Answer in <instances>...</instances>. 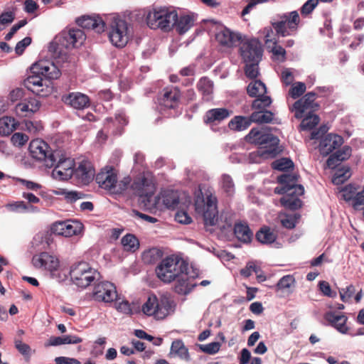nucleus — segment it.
I'll return each instance as SVG.
<instances>
[{
    "label": "nucleus",
    "instance_id": "obj_1",
    "mask_svg": "<svg viewBox=\"0 0 364 364\" xmlns=\"http://www.w3.org/2000/svg\"><path fill=\"white\" fill-rule=\"evenodd\" d=\"M31 75L23 81L24 86L37 95L46 96L44 80L42 76L50 80L58 79L60 76V70L57 65L48 60H41L34 63L31 68Z\"/></svg>",
    "mask_w": 364,
    "mask_h": 364
},
{
    "label": "nucleus",
    "instance_id": "obj_2",
    "mask_svg": "<svg viewBox=\"0 0 364 364\" xmlns=\"http://www.w3.org/2000/svg\"><path fill=\"white\" fill-rule=\"evenodd\" d=\"M316 93L310 92L306 93L303 97L294 102L290 108L294 116L297 119L303 118L301 123L302 130H310L314 128L319 122L318 115L313 114L318 105L315 103Z\"/></svg>",
    "mask_w": 364,
    "mask_h": 364
},
{
    "label": "nucleus",
    "instance_id": "obj_3",
    "mask_svg": "<svg viewBox=\"0 0 364 364\" xmlns=\"http://www.w3.org/2000/svg\"><path fill=\"white\" fill-rule=\"evenodd\" d=\"M188 269V263L182 258L171 255L163 259L156 267L157 277L164 283H171Z\"/></svg>",
    "mask_w": 364,
    "mask_h": 364
},
{
    "label": "nucleus",
    "instance_id": "obj_4",
    "mask_svg": "<svg viewBox=\"0 0 364 364\" xmlns=\"http://www.w3.org/2000/svg\"><path fill=\"white\" fill-rule=\"evenodd\" d=\"M175 307V302L168 294H163L159 298L151 294L143 304L142 311L144 314L153 316L156 319H164L174 312Z\"/></svg>",
    "mask_w": 364,
    "mask_h": 364
},
{
    "label": "nucleus",
    "instance_id": "obj_5",
    "mask_svg": "<svg viewBox=\"0 0 364 364\" xmlns=\"http://www.w3.org/2000/svg\"><path fill=\"white\" fill-rule=\"evenodd\" d=\"M69 275L72 283L82 289L101 279L100 273L85 262L73 264L69 270Z\"/></svg>",
    "mask_w": 364,
    "mask_h": 364
},
{
    "label": "nucleus",
    "instance_id": "obj_6",
    "mask_svg": "<svg viewBox=\"0 0 364 364\" xmlns=\"http://www.w3.org/2000/svg\"><path fill=\"white\" fill-rule=\"evenodd\" d=\"M204 202L203 220L206 226L218 225L220 229H225L226 227L231 226V221L228 220V213L222 214L220 218H218L217 210L218 200L216 196L209 190L205 193Z\"/></svg>",
    "mask_w": 364,
    "mask_h": 364
},
{
    "label": "nucleus",
    "instance_id": "obj_7",
    "mask_svg": "<svg viewBox=\"0 0 364 364\" xmlns=\"http://www.w3.org/2000/svg\"><path fill=\"white\" fill-rule=\"evenodd\" d=\"M108 36L114 46L124 48L132 36V28L125 19L114 16L109 23Z\"/></svg>",
    "mask_w": 364,
    "mask_h": 364
},
{
    "label": "nucleus",
    "instance_id": "obj_8",
    "mask_svg": "<svg viewBox=\"0 0 364 364\" xmlns=\"http://www.w3.org/2000/svg\"><path fill=\"white\" fill-rule=\"evenodd\" d=\"M278 182L279 183L292 182L290 188L287 190V194L280 199L281 204L290 210L299 208L301 206V200L299 197L304 194V188L301 185L296 184V176L291 174H283L278 177Z\"/></svg>",
    "mask_w": 364,
    "mask_h": 364
},
{
    "label": "nucleus",
    "instance_id": "obj_9",
    "mask_svg": "<svg viewBox=\"0 0 364 364\" xmlns=\"http://www.w3.org/2000/svg\"><path fill=\"white\" fill-rule=\"evenodd\" d=\"M176 19V11L167 8L150 11L146 18V23L150 28H159L164 31H169L173 26Z\"/></svg>",
    "mask_w": 364,
    "mask_h": 364
},
{
    "label": "nucleus",
    "instance_id": "obj_10",
    "mask_svg": "<svg viewBox=\"0 0 364 364\" xmlns=\"http://www.w3.org/2000/svg\"><path fill=\"white\" fill-rule=\"evenodd\" d=\"M278 17L279 21L271 22L277 34L282 37L296 35L300 23L299 13L293 11L279 14Z\"/></svg>",
    "mask_w": 364,
    "mask_h": 364
},
{
    "label": "nucleus",
    "instance_id": "obj_11",
    "mask_svg": "<svg viewBox=\"0 0 364 364\" xmlns=\"http://www.w3.org/2000/svg\"><path fill=\"white\" fill-rule=\"evenodd\" d=\"M30 155L37 161H43L46 167H53L59 156V151H52L48 144L41 139H34L28 147Z\"/></svg>",
    "mask_w": 364,
    "mask_h": 364
},
{
    "label": "nucleus",
    "instance_id": "obj_12",
    "mask_svg": "<svg viewBox=\"0 0 364 364\" xmlns=\"http://www.w3.org/2000/svg\"><path fill=\"white\" fill-rule=\"evenodd\" d=\"M326 132L325 127H321L318 130L314 131L311 134V139L321 138L318 148L320 154L323 156H328L343 143V139L338 134L330 133L322 136Z\"/></svg>",
    "mask_w": 364,
    "mask_h": 364
},
{
    "label": "nucleus",
    "instance_id": "obj_13",
    "mask_svg": "<svg viewBox=\"0 0 364 364\" xmlns=\"http://www.w3.org/2000/svg\"><path fill=\"white\" fill-rule=\"evenodd\" d=\"M86 39L84 31L80 28H71L61 32L57 36L52 44L61 46L68 49L77 48L82 45Z\"/></svg>",
    "mask_w": 364,
    "mask_h": 364
},
{
    "label": "nucleus",
    "instance_id": "obj_14",
    "mask_svg": "<svg viewBox=\"0 0 364 364\" xmlns=\"http://www.w3.org/2000/svg\"><path fill=\"white\" fill-rule=\"evenodd\" d=\"M116 287L107 281H97L92 292V299L99 302L111 303L117 298Z\"/></svg>",
    "mask_w": 364,
    "mask_h": 364
},
{
    "label": "nucleus",
    "instance_id": "obj_15",
    "mask_svg": "<svg viewBox=\"0 0 364 364\" xmlns=\"http://www.w3.org/2000/svg\"><path fill=\"white\" fill-rule=\"evenodd\" d=\"M74 160L63 156L59 151V156H57L54 168L52 171V176L55 179L66 181L73 175Z\"/></svg>",
    "mask_w": 364,
    "mask_h": 364
},
{
    "label": "nucleus",
    "instance_id": "obj_16",
    "mask_svg": "<svg viewBox=\"0 0 364 364\" xmlns=\"http://www.w3.org/2000/svg\"><path fill=\"white\" fill-rule=\"evenodd\" d=\"M127 124V120L124 114L120 112L116 114L114 119L112 117L105 119L104 129L98 132L97 137L99 140L105 141L107 139V134H105V131L113 134H120L122 127Z\"/></svg>",
    "mask_w": 364,
    "mask_h": 364
},
{
    "label": "nucleus",
    "instance_id": "obj_17",
    "mask_svg": "<svg viewBox=\"0 0 364 364\" xmlns=\"http://www.w3.org/2000/svg\"><path fill=\"white\" fill-rule=\"evenodd\" d=\"M240 53L246 63L259 62L262 56V49L259 41L255 38L244 41L240 46Z\"/></svg>",
    "mask_w": 364,
    "mask_h": 364
},
{
    "label": "nucleus",
    "instance_id": "obj_18",
    "mask_svg": "<svg viewBox=\"0 0 364 364\" xmlns=\"http://www.w3.org/2000/svg\"><path fill=\"white\" fill-rule=\"evenodd\" d=\"M83 225L78 220L59 221L53 224L52 231L64 237H72L81 234Z\"/></svg>",
    "mask_w": 364,
    "mask_h": 364
},
{
    "label": "nucleus",
    "instance_id": "obj_19",
    "mask_svg": "<svg viewBox=\"0 0 364 364\" xmlns=\"http://www.w3.org/2000/svg\"><path fill=\"white\" fill-rule=\"evenodd\" d=\"M181 92L176 87H166L159 99L161 109H175L179 103Z\"/></svg>",
    "mask_w": 364,
    "mask_h": 364
},
{
    "label": "nucleus",
    "instance_id": "obj_20",
    "mask_svg": "<svg viewBox=\"0 0 364 364\" xmlns=\"http://www.w3.org/2000/svg\"><path fill=\"white\" fill-rule=\"evenodd\" d=\"M279 139L272 134L262 136L259 141V148L265 152L268 159L275 158L281 151L279 146Z\"/></svg>",
    "mask_w": 364,
    "mask_h": 364
},
{
    "label": "nucleus",
    "instance_id": "obj_21",
    "mask_svg": "<svg viewBox=\"0 0 364 364\" xmlns=\"http://www.w3.org/2000/svg\"><path fill=\"white\" fill-rule=\"evenodd\" d=\"M342 193L343 199L350 202L355 210L364 208V189L358 191L354 186L348 185L342 189Z\"/></svg>",
    "mask_w": 364,
    "mask_h": 364
},
{
    "label": "nucleus",
    "instance_id": "obj_22",
    "mask_svg": "<svg viewBox=\"0 0 364 364\" xmlns=\"http://www.w3.org/2000/svg\"><path fill=\"white\" fill-rule=\"evenodd\" d=\"M73 176L82 183H89L95 176V169L92 163L87 160H82L74 169Z\"/></svg>",
    "mask_w": 364,
    "mask_h": 364
},
{
    "label": "nucleus",
    "instance_id": "obj_23",
    "mask_svg": "<svg viewBox=\"0 0 364 364\" xmlns=\"http://www.w3.org/2000/svg\"><path fill=\"white\" fill-rule=\"evenodd\" d=\"M96 181L101 188L112 190L117 181V173L112 167H106L97 174Z\"/></svg>",
    "mask_w": 364,
    "mask_h": 364
},
{
    "label": "nucleus",
    "instance_id": "obj_24",
    "mask_svg": "<svg viewBox=\"0 0 364 364\" xmlns=\"http://www.w3.org/2000/svg\"><path fill=\"white\" fill-rule=\"evenodd\" d=\"M32 262L36 268L43 269L50 273L58 267L59 264L58 259L47 252H42L38 255H35L33 257Z\"/></svg>",
    "mask_w": 364,
    "mask_h": 364
},
{
    "label": "nucleus",
    "instance_id": "obj_25",
    "mask_svg": "<svg viewBox=\"0 0 364 364\" xmlns=\"http://www.w3.org/2000/svg\"><path fill=\"white\" fill-rule=\"evenodd\" d=\"M132 189L140 198H144L149 200V198L154 193V186L148 178L144 177L139 178L132 185Z\"/></svg>",
    "mask_w": 364,
    "mask_h": 364
},
{
    "label": "nucleus",
    "instance_id": "obj_26",
    "mask_svg": "<svg viewBox=\"0 0 364 364\" xmlns=\"http://www.w3.org/2000/svg\"><path fill=\"white\" fill-rule=\"evenodd\" d=\"M65 104L76 109H83L90 106V99L87 95L81 92H71L63 97Z\"/></svg>",
    "mask_w": 364,
    "mask_h": 364
},
{
    "label": "nucleus",
    "instance_id": "obj_27",
    "mask_svg": "<svg viewBox=\"0 0 364 364\" xmlns=\"http://www.w3.org/2000/svg\"><path fill=\"white\" fill-rule=\"evenodd\" d=\"M215 38L220 44L227 47H232L240 41L241 36L227 28H222L217 32Z\"/></svg>",
    "mask_w": 364,
    "mask_h": 364
},
{
    "label": "nucleus",
    "instance_id": "obj_28",
    "mask_svg": "<svg viewBox=\"0 0 364 364\" xmlns=\"http://www.w3.org/2000/svg\"><path fill=\"white\" fill-rule=\"evenodd\" d=\"M325 320L333 327L342 333H347L348 327L346 325L348 318L345 315H339L333 311H328L324 315Z\"/></svg>",
    "mask_w": 364,
    "mask_h": 364
},
{
    "label": "nucleus",
    "instance_id": "obj_29",
    "mask_svg": "<svg viewBox=\"0 0 364 364\" xmlns=\"http://www.w3.org/2000/svg\"><path fill=\"white\" fill-rule=\"evenodd\" d=\"M234 235L236 238L242 243H250L253 238V232L250 230L247 223L238 221L234 225Z\"/></svg>",
    "mask_w": 364,
    "mask_h": 364
},
{
    "label": "nucleus",
    "instance_id": "obj_30",
    "mask_svg": "<svg viewBox=\"0 0 364 364\" xmlns=\"http://www.w3.org/2000/svg\"><path fill=\"white\" fill-rule=\"evenodd\" d=\"M77 23L82 28L94 30L98 33L104 31L105 25L104 21L98 16H83L78 19Z\"/></svg>",
    "mask_w": 364,
    "mask_h": 364
},
{
    "label": "nucleus",
    "instance_id": "obj_31",
    "mask_svg": "<svg viewBox=\"0 0 364 364\" xmlns=\"http://www.w3.org/2000/svg\"><path fill=\"white\" fill-rule=\"evenodd\" d=\"M350 155L351 148L348 146H345L341 150L337 151L329 156L326 161V166L329 168H335L341 162L348 159Z\"/></svg>",
    "mask_w": 364,
    "mask_h": 364
},
{
    "label": "nucleus",
    "instance_id": "obj_32",
    "mask_svg": "<svg viewBox=\"0 0 364 364\" xmlns=\"http://www.w3.org/2000/svg\"><path fill=\"white\" fill-rule=\"evenodd\" d=\"M231 112L225 108H215L206 112L204 122L207 124L220 122L230 116Z\"/></svg>",
    "mask_w": 364,
    "mask_h": 364
},
{
    "label": "nucleus",
    "instance_id": "obj_33",
    "mask_svg": "<svg viewBox=\"0 0 364 364\" xmlns=\"http://www.w3.org/2000/svg\"><path fill=\"white\" fill-rule=\"evenodd\" d=\"M295 286V279L292 275H285L282 277L277 283L276 291L281 293V296H285L291 294Z\"/></svg>",
    "mask_w": 364,
    "mask_h": 364
},
{
    "label": "nucleus",
    "instance_id": "obj_34",
    "mask_svg": "<svg viewBox=\"0 0 364 364\" xmlns=\"http://www.w3.org/2000/svg\"><path fill=\"white\" fill-rule=\"evenodd\" d=\"M174 281H176L174 291L179 294H188L195 287L189 282L188 270L177 277Z\"/></svg>",
    "mask_w": 364,
    "mask_h": 364
},
{
    "label": "nucleus",
    "instance_id": "obj_35",
    "mask_svg": "<svg viewBox=\"0 0 364 364\" xmlns=\"http://www.w3.org/2000/svg\"><path fill=\"white\" fill-rule=\"evenodd\" d=\"M198 90L202 94L203 98L210 101L213 98V82L206 77H201L197 83Z\"/></svg>",
    "mask_w": 364,
    "mask_h": 364
},
{
    "label": "nucleus",
    "instance_id": "obj_36",
    "mask_svg": "<svg viewBox=\"0 0 364 364\" xmlns=\"http://www.w3.org/2000/svg\"><path fill=\"white\" fill-rule=\"evenodd\" d=\"M252 124L250 117L235 116L228 124L231 130L241 132L247 129Z\"/></svg>",
    "mask_w": 364,
    "mask_h": 364
},
{
    "label": "nucleus",
    "instance_id": "obj_37",
    "mask_svg": "<svg viewBox=\"0 0 364 364\" xmlns=\"http://www.w3.org/2000/svg\"><path fill=\"white\" fill-rule=\"evenodd\" d=\"M194 24V18L193 16L189 15L181 16L179 18L177 17L175 26L177 32L179 34H183L186 33Z\"/></svg>",
    "mask_w": 364,
    "mask_h": 364
},
{
    "label": "nucleus",
    "instance_id": "obj_38",
    "mask_svg": "<svg viewBox=\"0 0 364 364\" xmlns=\"http://www.w3.org/2000/svg\"><path fill=\"white\" fill-rule=\"evenodd\" d=\"M160 200L167 208H175L178 204V196L173 191H164L161 193Z\"/></svg>",
    "mask_w": 364,
    "mask_h": 364
},
{
    "label": "nucleus",
    "instance_id": "obj_39",
    "mask_svg": "<svg viewBox=\"0 0 364 364\" xmlns=\"http://www.w3.org/2000/svg\"><path fill=\"white\" fill-rule=\"evenodd\" d=\"M247 92L252 97H261L267 92V87L262 81L255 80L248 85Z\"/></svg>",
    "mask_w": 364,
    "mask_h": 364
},
{
    "label": "nucleus",
    "instance_id": "obj_40",
    "mask_svg": "<svg viewBox=\"0 0 364 364\" xmlns=\"http://www.w3.org/2000/svg\"><path fill=\"white\" fill-rule=\"evenodd\" d=\"M17 124L14 118L4 117L0 119V134L8 136L16 129Z\"/></svg>",
    "mask_w": 364,
    "mask_h": 364
},
{
    "label": "nucleus",
    "instance_id": "obj_41",
    "mask_svg": "<svg viewBox=\"0 0 364 364\" xmlns=\"http://www.w3.org/2000/svg\"><path fill=\"white\" fill-rule=\"evenodd\" d=\"M274 114L268 110L255 111L250 115L252 122L267 124L272 121Z\"/></svg>",
    "mask_w": 364,
    "mask_h": 364
},
{
    "label": "nucleus",
    "instance_id": "obj_42",
    "mask_svg": "<svg viewBox=\"0 0 364 364\" xmlns=\"http://www.w3.org/2000/svg\"><path fill=\"white\" fill-rule=\"evenodd\" d=\"M276 237L275 233L269 228H262L256 233V239L262 244H271Z\"/></svg>",
    "mask_w": 364,
    "mask_h": 364
},
{
    "label": "nucleus",
    "instance_id": "obj_43",
    "mask_svg": "<svg viewBox=\"0 0 364 364\" xmlns=\"http://www.w3.org/2000/svg\"><path fill=\"white\" fill-rule=\"evenodd\" d=\"M220 188L228 196H232L235 192V183L232 177L228 174H223L220 181Z\"/></svg>",
    "mask_w": 364,
    "mask_h": 364
},
{
    "label": "nucleus",
    "instance_id": "obj_44",
    "mask_svg": "<svg viewBox=\"0 0 364 364\" xmlns=\"http://www.w3.org/2000/svg\"><path fill=\"white\" fill-rule=\"evenodd\" d=\"M350 175L348 167H342L336 170L332 178V182L335 185L342 184L350 177Z\"/></svg>",
    "mask_w": 364,
    "mask_h": 364
},
{
    "label": "nucleus",
    "instance_id": "obj_45",
    "mask_svg": "<svg viewBox=\"0 0 364 364\" xmlns=\"http://www.w3.org/2000/svg\"><path fill=\"white\" fill-rule=\"evenodd\" d=\"M171 353L175 354L181 359L188 360L190 358L188 350L183 343H171Z\"/></svg>",
    "mask_w": 364,
    "mask_h": 364
},
{
    "label": "nucleus",
    "instance_id": "obj_46",
    "mask_svg": "<svg viewBox=\"0 0 364 364\" xmlns=\"http://www.w3.org/2000/svg\"><path fill=\"white\" fill-rule=\"evenodd\" d=\"M122 245L127 251L134 252L139 247V241L135 236L127 234L122 238Z\"/></svg>",
    "mask_w": 364,
    "mask_h": 364
},
{
    "label": "nucleus",
    "instance_id": "obj_47",
    "mask_svg": "<svg viewBox=\"0 0 364 364\" xmlns=\"http://www.w3.org/2000/svg\"><path fill=\"white\" fill-rule=\"evenodd\" d=\"M300 218V215L297 213L294 214H283L280 215V221L283 227L288 229H293Z\"/></svg>",
    "mask_w": 364,
    "mask_h": 364
},
{
    "label": "nucleus",
    "instance_id": "obj_48",
    "mask_svg": "<svg viewBox=\"0 0 364 364\" xmlns=\"http://www.w3.org/2000/svg\"><path fill=\"white\" fill-rule=\"evenodd\" d=\"M255 98L256 99L252 102V109L257 111L266 110V108L269 107L272 102L271 97L267 95L257 97Z\"/></svg>",
    "mask_w": 364,
    "mask_h": 364
},
{
    "label": "nucleus",
    "instance_id": "obj_49",
    "mask_svg": "<svg viewBox=\"0 0 364 364\" xmlns=\"http://www.w3.org/2000/svg\"><path fill=\"white\" fill-rule=\"evenodd\" d=\"M294 164L291 160L287 158H282L275 160L272 164V168L278 171H287L293 168Z\"/></svg>",
    "mask_w": 364,
    "mask_h": 364
},
{
    "label": "nucleus",
    "instance_id": "obj_50",
    "mask_svg": "<svg viewBox=\"0 0 364 364\" xmlns=\"http://www.w3.org/2000/svg\"><path fill=\"white\" fill-rule=\"evenodd\" d=\"M198 346L202 352L209 355H214L220 350L221 343H208L207 344H199Z\"/></svg>",
    "mask_w": 364,
    "mask_h": 364
},
{
    "label": "nucleus",
    "instance_id": "obj_51",
    "mask_svg": "<svg viewBox=\"0 0 364 364\" xmlns=\"http://www.w3.org/2000/svg\"><path fill=\"white\" fill-rule=\"evenodd\" d=\"M274 29L272 26L271 27L268 26V27L264 28L262 31L264 35V37L265 43L267 46H269L268 45L269 43H278V36H279L277 34V33H274Z\"/></svg>",
    "mask_w": 364,
    "mask_h": 364
},
{
    "label": "nucleus",
    "instance_id": "obj_52",
    "mask_svg": "<svg viewBox=\"0 0 364 364\" xmlns=\"http://www.w3.org/2000/svg\"><path fill=\"white\" fill-rule=\"evenodd\" d=\"M266 154H267L259 147L257 150L250 153L248 158L249 162L252 164H260L264 160L269 159Z\"/></svg>",
    "mask_w": 364,
    "mask_h": 364
},
{
    "label": "nucleus",
    "instance_id": "obj_53",
    "mask_svg": "<svg viewBox=\"0 0 364 364\" xmlns=\"http://www.w3.org/2000/svg\"><path fill=\"white\" fill-rule=\"evenodd\" d=\"M306 88L305 83L301 82H295L292 85L289 90V95L292 98L296 99L304 93Z\"/></svg>",
    "mask_w": 364,
    "mask_h": 364
},
{
    "label": "nucleus",
    "instance_id": "obj_54",
    "mask_svg": "<svg viewBox=\"0 0 364 364\" xmlns=\"http://www.w3.org/2000/svg\"><path fill=\"white\" fill-rule=\"evenodd\" d=\"M50 277L55 279L58 282L65 281L69 274V271L65 268L60 267L58 264V267L55 268L54 271L50 273Z\"/></svg>",
    "mask_w": 364,
    "mask_h": 364
},
{
    "label": "nucleus",
    "instance_id": "obj_55",
    "mask_svg": "<svg viewBox=\"0 0 364 364\" xmlns=\"http://www.w3.org/2000/svg\"><path fill=\"white\" fill-rule=\"evenodd\" d=\"M28 139L29 138L26 134L21 132H16L12 135L11 141L13 145L21 147L26 144Z\"/></svg>",
    "mask_w": 364,
    "mask_h": 364
},
{
    "label": "nucleus",
    "instance_id": "obj_56",
    "mask_svg": "<svg viewBox=\"0 0 364 364\" xmlns=\"http://www.w3.org/2000/svg\"><path fill=\"white\" fill-rule=\"evenodd\" d=\"M259 62H248L245 68V75L249 78H255L259 74Z\"/></svg>",
    "mask_w": 364,
    "mask_h": 364
},
{
    "label": "nucleus",
    "instance_id": "obj_57",
    "mask_svg": "<svg viewBox=\"0 0 364 364\" xmlns=\"http://www.w3.org/2000/svg\"><path fill=\"white\" fill-rule=\"evenodd\" d=\"M355 287L353 285H349L346 288H342L339 290L341 299L343 302H348L355 294Z\"/></svg>",
    "mask_w": 364,
    "mask_h": 364
},
{
    "label": "nucleus",
    "instance_id": "obj_58",
    "mask_svg": "<svg viewBox=\"0 0 364 364\" xmlns=\"http://www.w3.org/2000/svg\"><path fill=\"white\" fill-rule=\"evenodd\" d=\"M266 134L267 133H262L259 129L257 128H252L248 134L245 136V139L250 143L259 144V141H260L262 136Z\"/></svg>",
    "mask_w": 364,
    "mask_h": 364
},
{
    "label": "nucleus",
    "instance_id": "obj_59",
    "mask_svg": "<svg viewBox=\"0 0 364 364\" xmlns=\"http://www.w3.org/2000/svg\"><path fill=\"white\" fill-rule=\"evenodd\" d=\"M31 134H36L43 130V125L41 122L25 121L24 127Z\"/></svg>",
    "mask_w": 364,
    "mask_h": 364
},
{
    "label": "nucleus",
    "instance_id": "obj_60",
    "mask_svg": "<svg viewBox=\"0 0 364 364\" xmlns=\"http://www.w3.org/2000/svg\"><path fill=\"white\" fill-rule=\"evenodd\" d=\"M5 208L9 211H11V212L24 213V210L26 209V204L22 200L16 201L14 203L6 204Z\"/></svg>",
    "mask_w": 364,
    "mask_h": 364
},
{
    "label": "nucleus",
    "instance_id": "obj_61",
    "mask_svg": "<svg viewBox=\"0 0 364 364\" xmlns=\"http://www.w3.org/2000/svg\"><path fill=\"white\" fill-rule=\"evenodd\" d=\"M16 348L24 356L26 360L28 362L32 354L31 347L26 343H16Z\"/></svg>",
    "mask_w": 364,
    "mask_h": 364
},
{
    "label": "nucleus",
    "instance_id": "obj_62",
    "mask_svg": "<svg viewBox=\"0 0 364 364\" xmlns=\"http://www.w3.org/2000/svg\"><path fill=\"white\" fill-rule=\"evenodd\" d=\"M16 181L23 186L26 188L31 191H37L41 188V185L28 180L17 178Z\"/></svg>",
    "mask_w": 364,
    "mask_h": 364
},
{
    "label": "nucleus",
    "instance_id": "obj_63",
    "mask_svg": "<svg viewBox=\"0 0 364 364\" xmlns=\"http://www.w3.org/2000/svg\"><path fill=\"white\" fill-rule=\"evenodd\" d=\"M15 18V14L14 11H9L3 12L0 15V23L2 26H7L11 23Z\"/></svg>",
    "mask_w": 364,
    "mask_h": 364
},
{
    "label": "nucleus",
    "instance_id": "obj_64",
    "mask_svg": "<svg viewBox=\"0 0 364 364\" xmlns=\"http://www.w3.org/2000/svg\"><path fill=\"white\" fill-rule=\"evenodd\" d=\"M318 3V0H308L301 7V12L303 15H307L312 12Z\"/></svg>",
    "mask_w": 364,
    "mask_h": 364
}]
</instances>
